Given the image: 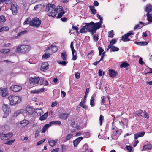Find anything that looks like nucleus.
Listing matches in <instances>:
<instances>
[{
  "label": "nucleus",
  "mask_w": 152,
  "mask_h": 152,
  "mask_svg": "<svg viewBox=\"0 0 152 152\" xmlns=\"http://www.w3.org/2000/svg\"><path fill=\"white\" fill-rule=\"evenodd\" d=\"M86 24L87 26L86 30L91 32L92 34L95 33L96 30L101 27V23L99 22L94 23L91 22Z\"/></svg>",
  "instance_id": "nucleus-1"
},
{
  "label": "nucleus",
  "mask_w": 152,
  "mask_h": 152,
  "mask_svg": "<svg viewBox=\"0 0 152 152\" xmlns=\"http://www.w3.org/2000/svg\"><path fill=\"white\" fill-rule=\"evenodd\" d=\"M31 48V47L29 45H23L20 47H18L16 48V50L18 53L20 52L22 53H25L28 52Z\"/></svg>",
  "instance_id": "nucleus-2"
},
{
  "label": "nucleus",
  "mask_w": 152,
  "mask_h": 152,
  "mask_svg": "<svg viewBox=\"0 0 152 152\" xmlns=\"http://www.w3.org/2000/svg\"><path fill=\"white\" fill-rule=\"evenodd\" d=\"M8 99L10 102L11 105H14L21 102V99L20 97L18 96H10L8 97Z\"/></svg>",
  "instance_id": "nucleus-3"
},
{
  "label": "nucleus",
  "mask_w": 152,
  "mask_h": 152,
  "mask_svg": "<svg viewBox=\"0 0 152 152\" xmlns=\"http://www.w3.org/2000/svg\"><path fill=\"white\" fill-rule=\"evenodd\" d=\"M41 24V21L38 18L35 17L30 21V25L34 26H38Z\"/></svg>",
  "instance_id": "nucleus-4"
},
{
  "label": "nucleus",
  "mask_w": 152,
  "mask_h": 152,
  "mask_svg": "<svg viewBox=\"0 0 152 152\" xmlns=\"http://www.w3.org/2000/svg\"><path fill=\"white\" fill-rule=\"evenodd\" d=\"M13 134L12 133H9L6 134H0V137L1 140H4L9 139L12 137Z\"/></svg>",
  "instance_id": "nucleus-5"
},
{
  "label": "nucleus",
  "mask_w": 152,
  "mask_h": 152,
  "mask_svg": "<svg viewBox=\"0 0 152 152\" xmlns=\"http://www.w3.org/2000/svg\"><path fill=\"white\" fill-rule=\"evenodd\" d=\"M18 6L15 3H12L11 4L10 9L12 11L13 15H16L18 12Z\"/></svg>",
  "instance_id": "nucleus-6"
},
{
  "label": "nucleus",
  "mask_w": 152,
  "mask_h": 152,
  "mask_svg": "<svg viewBox=\"0 0 152 152\" xmlns=\"http://www.w3.org/2000/svg\"><path fill=\"white\" fill-rule=\"evenodd\" d=\"M40 80L39 77H35L34 78L31 77L29 79V82L30 84L34 85L37 84Z\"/></svg>",
  "instance_id": "nucleus-7"
},
{
  "label": "nucleus",
  "mask_w": 152,
  "mask_h": 152,
  "mask_svg": "<svg viewBox=\"0 0 152 152\" xmlns=\"http://www.w3.org/2000/svg\"><path fill=\"white\" fill-rule=\"evenodd\" d=\"M2 109L5 113L4 117L6 118L9 114L10 111L9 107L7 104H4L2 106Z\"/></svg>",
  "instance_id": "nucleus-8"
},
{
  "label": "nucleus",
  "mask_w": 152,
  "mask_h": 152,
  "mask_svg": "<svg viewBox=\"0 0 152 152\" xmlns=\"http://www.w3.org/2000/svg\"><path fill=\"white\" fill-rule=\"evenodd\" d=\"M54 6L55 5L54 4L49 3L46 6L45 10L48 13L53 11V8H54Z\"/></svg>",
  "instance_id": "nucleus-9"
},
{
  "label": "nucleus",
  "mask_w": 152,
  "mask_h": 152,
  "mask_svg": "<svg viewBox=\"0 0 152 152\" xmlns=\"http://www.w3.org/2000/svg\"><path fill=\"white\" fill-rule=\"evenodd\" d=\"M10 89L14 92H18L20 91L22 89V87L20 86L15 85L11 86Z\"/></svg>",
  "instance_id": "nucleus-10"
},
{
  "label": "nucleus",
  "mask_w": 152,
  "mask_h": 152,
  "mask_svg": "<svg viewBox=\"0 0 152 152\" xmlns=\"http://www.w3.org/2000/svg\"><path fill=\"white\" fill-rule=\"evenodd\" d=\"M51 49L52 53H54L57 51L58 50V47L55 45H52L51 46L49 47L46 50Z\"/></svg>",
  "instance_id": "nucleus-11"
},
{
  "label": "nucleus",
  "mask_w": 152,
  "mask_h": 152,
  "mask_svg": "<svg viewBox=\"0 0 152 152\" xmlns=\"http://www.w3.org/2000/svg\"><path fill=\"white\" fill-rule=\"evenodd\" d=\"M110 76L111 77H114L117 75V72L114 70L110 69L109 70Z\"/></svg>",
  "instance_id": "nucleus-12"
},
{
  "label": "nucleus",
  "mask_w": 152,
  "mask_h": 152,
  "mask_svg": "<svg viewBox=\"0 0 152 152\" xmlns=\"http://www.w3.org/2000/svg\"><path fill=\"white\" fill-rule=\"evenodd\" d=\"M83 139V137H80L77 138L75 140H74L73 143L74 146L75 147H77L78 144Z\"/></svg>",
  "instance_id": "nucleus-13"
},
{
  "label": "nucleus",
  "mask_w": 152,
  "mask_h": 152,
  "mask_svg": "<svg viewBox=\"0 0 152 152\" xmlns=\"http://www.w3.org/2000/svg\"><path fill=\"white\" fill-rule=\"evenodd\" d=\"M48 64L47 62H45L42 63L41 65V69L43 71L48 69Z\"/></svg>",
  "instance_id": "nucleus-14"
},
{
  "label": "nucleus",
  "mask_w": 152,
  "mask_h": 152,
  "mask_svg": "<svg viewBox=\"0 0 152 152\" xmlns=\"http://www.w3.org/2000/svg\"><path fill=\"white\" fill-rule=\"evenodd\" d=\"M60 10H59V12H60L58 14V16H57V18H59L61 17L63 14H64V12L63 10V8L61 6L59 7Z\"/></svg>",
  "instance_id": "nucleus-15"
},
{
  "label": "nucleus",
  "mask_w": 152,
  "mask_h": 152,
  "mask_svg": "<svg viewBox=\"0 0 152 152\" xmlns=\"http://www.w3.org/2000/svg\"><path fill=\"white\" fill-rule=\"evenodd\" d=\"M0 89L1 91V93L2 94V96L4 97L6 96L7 94V89L6 88H1Z\"/></svg>",
  "instance_id": "nucleus-16"
},
{
  "label": "nucleus",
  "mask_w": 152,
  "mask_h": 152,
  "mask_svg": "<svg viewBox=\"0 0 152 152\" xmlns=\"http://www.w3.org/2000/svg\"><path fill=\"white\" fill-rule=\"evenodd\" d=\"M34 112L37 113V115L39 116L43 113L42 109L36 108L34 110Z\"/></svg>",
  "instance_id": "nucleus-17"
},
{
  "label": "nucleus",
  "mask_w": 152,
  "mask_h": 152,
  "mask_svg": "<svg viewBox=\"0 0 152 152\" xmlns=\"http://www.w3.org/2000/svg\"><path fill=\"white\" fill-rule=\"evenodd\" d=\"M27 112L29 115H31L34 112V110L32 107H26Z\"/></svg>",
  "instance_id": "nucleus-18"
},
{
  "label": "nucleus",
  "mask_w": 152,
  "mask_h": 152,
  "mask_svg": "<svg viewBox=\"0 0 152 152\" xmlns=\"http://www.w3.org/2000/svg\"><path fill=\"white\" fill-rule=\"evenodd\" d=\"M145 134V132H142L140 133L135 134L134 135V139L136 140L139 137H143Z\"/></svg>",
  "instance_id": "nucleus-19"
},
{
  "label": "nucleus",
  "mask_w": 152,
  "mask_h": 152,
  "mask_svg": "<svg viewBox=\"0 0 152 152\" xmlns=\"http://www.w3.org/2000/svg\"><path fill=\"white\" fill-rule=\"evenodd\" d=\"M145 11L148 12H151L152 11V5L151 4H147L146 7Z\"/></svg>",
  "instance_id": "nucleus-20"
},
{
  "label": "nucleus",
  "mask_w": 152,
  "mask_h": 152,
  "mask_svg": "<svg viewBox=\"0 0 152 152\" xmlns=\"http://www.w3.org/2000/svg\"><path fill=\"white\" fill-rule=\"evenodd\" d=\"M148 42H139L136 41L135 42V43L139 45L143 46L147 45L148 43Z\"/></svg>",
  "instance_id": "nucleus-21"
},
{
  "label": "nucleus",
  "mask_w": 152,
  "mask_h": 152,
  "mask_svg": "<svg viewBox=\"0 0 152 152\" xmlns=\"http://www.w3.org/2000/svg\"><path fill=\"white\" fill-rule=\"evenodd\" d=\"M96 95L95 94H93L91 97L90 100V105L92 106H94V100H95L94 98L95 97Z\"/></svg>",
  "instance_id": "nucleus-22"
},
{
  "label": "nucleus",
  "mask_w": 152,
  "mask_h": 152,
  "mask_svg": "<svg viewBox=\"0 0 152 152\" xmlns=\"http://www.w3.org/2000/svg\"><path fill=\"white\" fill-rule=\"evenodd\" d=\"M29 123V121L24 119L20 121V124L22 126H25Z\"/></svg>",
  "instance_id": "nucleus-23"
},
{
  "label": "nucleus",
  "mask_w": 152,
  "mask_h": 152,
  "mask_svg": "<svg viewBox=\"0 0 152 152\" xmlns=\"http://www.w3.org/2000/svg\"><path fill=\"white\" fill-rule=\"evenodd\" d=\"M50 126L49 124H45L43 127L41 133H43L45 132L46 130Z\"/></svg>",
  "instance_id": "nucleus-24"
},
{
  "label": "nucleus",
  "mask_w": 152,
  "mask_h": 152,
  "mask_svg": "<svg viewBox=\"0 0 152 152\" xmlns=\"http://www.w3.org/2000/svg\"><path fill=\"white\" fill-rule=\"evenodd\" d=\"M151 148H152V145L148 144L143 146L142 150L146 149L150 150Z\"/></svg>",
  "instance_id": "nucleus-25"
},
{
  "label": "nucleus",
  "mask_w": 152,
  "mask_h": 152,
  "mask_svg": "<svg viewBox=\"0 0 152 152\" xmlns=\"http://www.w3.org/2000/svg\"><path fill=\"white\" fill-rule=\"evenodd\" d=\"M57 141V140H49V144L50 146L53 147L56 145Z\"/></svg>",
  "instance_id": "nucleus-26"
},
{
  "label": "nucleus",
  "mask_w": 152,
  "mask_h": 152,
  "mask_svg": "<svg viewBox=\"0 0 152 152\" xmlns=\"http://www.w3.org/2000/svg\"><path fill=\"white\" fill-rule=\"evenodd\" d=\"M69 115L68 113H62L60 115L59 117L62 119H65L68 117Z\"/></svg>",
  "instance_id": "nucleus-27"
},
{
  "label": "nucleus",
  "mask_w": 152,
  "mask_h": 152,
  "mask_svg": "<svg viewBox=\"0 0 152 152\" xmlns=\"http://www.w3.org/2000/svg\"><path fill=\"white\" fill-rule=\"evenodd\" d=\"M61 56L62 59L63 60H66V59L67 55L65 52L64 51L61 53Z\"/></svg>",
  "instance_id": "nucleus-28"
},
{
  "label": "nucleus",
  "mask_w": 152,
  "mask_h": 152,
  "mask_svg": "<svg viewBox=\"0 0 152 152\" xmlns=\"http://www.w3.org/2000/svg\"><path fill=\"white\" fill-rule=\"evenodd\" d=\"M129 36L127 34H125L124 36H123L122 37V40L124 41H127L130 40V39L128 38Z\"/></svg>",
  "instance_id": "nucleus-29"
},
{
  "label": "nucleus",
  "mask_w": 152,
  "mask_h": 152,
  "mask_svg": "<svg viewBox=\"0 0 152 152\" xmlns=\"http://www.w3.org/2000/svg\"><path fill=\"white\" fill-rule=\"evenodd\" d=\"M48 115L47 112L45 113L43 115L40 117L39 119L41 121H42L45 120L47 118Z\"/></svg>",
  "instance_id": "nucleus-30"
},
{
  "label": "nucleus",
  "mask_w": 152,
  "mask_h": 152,
  "mask_svg": "<svg viewBox=\"0 0 152 152\" xmlns=\"http://www.w3.org/2000/svg\"><path fill=\"white\" fill-rule=\"evenodd\" d=\"M44 90V88H42L41 89L38 90H32L31 91V93L36 94V93H39L41 92H43Z\"/></svg>",
  "instance_id": "nucleus-31"
},
{
  "label": "nucleus",
  "mask_w": 152,
  "mask_h": 152,
  "mask_svg": "<svg viewBox=\"0 0 152 152\" xmlns=\"http://www.w3.org/2000/svg\"><path fill=\"white\" fill-rule=\"evenodd\" d=\"M72 52L73 55L72 60H75L77 58V56L76 52L75 50L72 51Z\"/></svg>",
  "instance_id": "nucleus-32"
},
{
  "label": "nucleus",
  "mask_w": 152,
  "mask_h": 152,
  "mask_svg": "<svg viewBox=\"0 0 152 152\" xmlns=\"http://www.w3.org/2000/svg\"><path fill=\"white\" fill-rule=\"evenodd\" d=\"M61 124V122L60 121H51L49 123L50 125V126L52 125V124H57L60 125Z\"/></svg>",
  "instance_id": "nucleus-33"
},
{
  "label": "nucleus",
  "mask_w": 152,
  "mask_h": 152,
  "mask_svg": "<svg viewBox=\"0 0 152 152\" xmlns=\"http://www.w3.org/2000/svg\"><path fill=\"white\" fill-rule=\"evenodd\" d=\"M89 7L90 8V10L91 11V13L93 14H95L96 13V10L94 9V7L92 6H90Z\"/></svg>",
  "instance_id": "nucleus-34"
},
{
  "label": "nucleus",
  "mask_w": 152,
  "mask_h": 152,
  "mask_svg": "<svg viewBox=\"0 0 152 152\" xmlns=\"http://www.w3.org/2000/svg\"><path fill=\"white\" fill-rule=\"evenodd\" d=\"M10 51V49H3L1 50L0 52L1 53L5 54L8 53Z\"/></svg>",
  "instance_id": "nucleus-35"
},
{
  "label": "nucleus",
  "mask_w": 152,
  "mask_h": 152,
  "mask_svg": "<svg viewBox=\"0 0 152 152\" xmlns=\"http://www.w3.org/2000/svg\"><path fill=\"white\" fill-rule=\"evenodd\" d=\"M151 15V14H150L149 12H148L146 15L147 17V19L150 22H152V16Z\"/></svg>",
  "instance_id": "nucleus-36"
},
{
  "label": "nucleus",
  "mask_w": 152,
  "mask_h": 152,
  "mask_svg": "<svg viewBox=\"0 0 152 152\" xmlns=\"http://www.w3.org/2000/svg\"><path fill=\"white\" fill-rule=\"evenodd\" d=\"M57 14L55 12L53 11L50 13H48L47 15L49 16H52L53 17H55Z\"/></svg>",
  "instance_id": "nucleus-37"
},
{
  "label": "nucleus",
  "mask_w": 152,
  "mask_h": 152,
  "mask_svg": "<svg viewBox=\"0 0 152 152\" xmlns=\"http://www.w3.org/2000/svg\"><path fill=\"white\" fill-rule=\"evenodd\" d=\"M129 64L126 62H123L120 65V67L121 68H125L128 66Z\"/></svg>",
  "instance_id": "nucleus-38"
},
{
  "label": "nucleus",
  "mask_w": 152,
  "mask_h": 152,
  "mask_svg": "<svg viewBox=\"0 0 152 152\" xmlns=\"http://www.w3.org/2000/svg\"><path fill=\"white\" fill-rule=\"evenodd\" d=\"M73 137V135L71 134H69L66 137L65 141L66 142Z\"/></svg>",
  "instance_id": "nucleus-39"
},
{
  "label": "nucleus",
  "mask_w": 152,
  "mask_h": 152,
  "mask_svg": "<svg viewBox=\"0 0 152 152\" xmlns=\"http://www.w3.org/2000/svg\"><path fill=\"white\" fill-rule=\"evenodd\" d=\"M87 26L86 25L83 26V28L80 30V32L81 33L83 32H86L87 31L86 30Z\"/></svg>",
  "instance_id": "nucleus-40"
},
{
  "label": "nucleus",
  "mask_w": 152,
  "mask_h": 152,
  "mask_svg": "<svg viewBox=\"0 0 152 152\" xmlns=\"http://www.w3.org/2000/svg\"><path fill=\"white\" fill-rule=\"evenodd\" d=\"M111 49L112 50L110 51L111 52L118 51L119 50L118 48H117L114 45L111 46Z\"/></svg>",
  "instance_id": "nucleus-41"
},
{
  "label": "nucleus",
  "mask_w": 152,
  "mask_h": 152,
  "mask_svg": "<svg viewBox=\"0 0 152 152\" xmlns=\"http://www.w3.org/2000/svg\"><path fill=\"white\" fill-rule=\"evenodd\" d=\"M15 141V139L11 140H10L7 141L5 143V144L7 145H11Z\"/></svg>",
  "instance_id": "nucleus-42"
},
{
  "label": "nucleus",
  "mask_w": 152,
  "mask_h": 152,
  "mask_svg": "<svg viewBox=\"0 0 152 152\" xmlns=\"http://www.w3.org/2000/svg\"><path fill=\"white\" fill-rule=\"evenodd\" d=\"M9 27L8 26H4L0 28L1 32L2 31H7L9 30Z\"/></svg>",
  "instance_id": "nucleus-43"
},
{
  "label": "nucleus",
  "mask_w": 152,
  "mask_h": 152,
  "mask_svg": "<svg viewBox=\"0 0 152 152\" xmlns=\"http://www.w3.org/2000/svg\"><path fill=\"white\" fill-rule=\"evenodd\" d=\"M41 131V129L39 128L37 129L36 131V133L35 134V137H37L39 135V133Z\"/></svg>",
  "instance_id": "nucleus-44"
},
{
  "label": "nucleus",
  "mask_w": 152,
  "mask_h": 152,
  "mask_svg": "<svg viewBox=\"0 0 152 152\" xmlns=\"http://www.w3.org/2000/svg\"><path fill=\"white\" fill-rule=\"evenodd\" d=\"M5 21V17L3 15L0 16V22H4Z\"/></svg>",
  "instance_id": "nucleus-45"
},
{
  "label": "nucleus",
  "mask_w": 152,
  "mask_h": 152,
  "mask_svg": "<svg viewBox=\"0 0 152 152\" xmlns=\"http://www.w3.org/2000/svg\"><path fill=\"white\" fill-rule=\"evenodd\" d=\"M104 120V117L102 115H101L99 117V121H100V126L102 125V121Z\"/></svg>",
  "instance_id": "nucleus-46"
},
{
  "label": "nucleus",
  "mask_w": 152,
  "mask_h": 152,
  "mask_svg": "<svg viewBox=\"0 0 152 152\" xmlns=\"http://www.w3.org/2000/svg\"><path fill=\"white\" fill-rule=\"evenodd\" d=\"M22 111V110H18L16 111L15 112L14 114V116L15 117H16L17 115L21 113V111Z\"/></svg>",
  "instance_id": "nucleus-47"
},
{
  "label": "nucleus",
  "mask_w": 152,
  "mask_h": 152,
  "mask_svg": "<svg viewBox=\"0 0 152 152\" xmlns=\"http://www.w3.org/2000/svg\"><path fill=\"white\" fill-rule=\"evenodd\" d=\"M108 36L111 38H112L113 37L114 34L112 30L111 31L108 32Z\"/></svg>",
  "instance_id": "nucleus-48"
},
{
  "label": "nucleus",
  "mask_w": 152,
  "mask_h": 152,
  "mask_svg": "<svg viewBox=\"0 0 152 152\" xmlns=\"http://www.w3.org/2000/svg\"><path fill=\"white\" fill-rule=\"evenodd\" d=\"M50 54L45 53L43 55L42 58H47L49 57Z\"/></svg>",
  "instance_id": "nucleus-49"
},
{
  "label": "nucleus",
  "mask_w": 152,
  "mask_h": 152,
  "mask_svg": "<svg viewBox=\"0 0 152 152\" xmlns=\"http://www.w3.org/2000/svg\"><path fill=\"white\" fill-rule=\"evenodd\" d=\"M30 19L27 18L26 19V20L23 23V24H29L30 25V21H29Z\"/></svg>",
  "instance_id": "nucleus-50"
},
{
  "label": "nucleus",
  "mask_w": 152,
  "mask_h": 152,
  "mask_svg": "<svg viewBox=\"0 0 152 152\" xmlns=\"http://www.w3.org/2000/svg\"><path fill=\"white\" fill-rule=\"evenodd\" d=\"M116 43V40L115 39H113L110 42L109 45L113 46V45L115 44Z\"/></svg>",
  "instance_id": "nucleus-51"
},
{
  "label": "nucleus",
  "mask_w": 152,
  "mask_h": 152,
  "mask_svg": "<svg viewBox=\"0 0 152 152\" xmlns=\"http://www.w3.org/2000/svg\"><path fill=\"white\" fill-rule=\"evenodd\" d=\"M60 6H59V7H57V8L56 7V6L55 5L54 8H53V11L55 12H58V13L59 12V10H60L59 9V7Z\"/></svg>",
  "instance_id": "nucleus-52"
},
{
  "label": "nucleus",
  "mask_w": 152,
  "mask_h": 152,
  "mask_svg": "<svg viewBox=\"0 0 152 152\" xmlns=\"http://www.w3.org/2000/svg\"><path fill=\"white\" fill-rule=\"evenodd\" d=\"M143 112V111L141 110H139L137 111V113H136V115H137L138 116H142V115H140Z\"/></svg>",
  "instance_id": "nucleus-53"
},
{
  "label": "nucleus",
  "mask_w": 152,
  "mask_h": 152,
  "mask_svg": "<svg viewBox=\"0 0 152 152\" xmlns=\"http://www.w3.org/2000/svg\"><path fill=\"white\" fill-rule=\"evenodd\" d=\"M27 32V31L26 30H24L23 31H22L18 33V36H21L23 34L26 33Z\"/></svg>",
  "instance_id": "nucleus-54"
},
{
  "label": "nucleus",
  "mask_w": 152,
  "mask_h": 152,
  "mask_svg": "<svg viewBox=\"0 0 152 152\" xmlns=\"http://www.w3.org/2000/svg\"><path fill=\"white\" fill-rule=\"evenodd\" d=\"M45 140V139H43V140H41L40 141H39L38 142H37V146L41 144L42 143H43Z\"/></svg>",
  "instance_id": "nucleus-55"
},
{
  "label": "nucleus",
  "mask_w": 152,
  "mask_h": 152,
  "mask_svg": "<svg viewBox=\"0 0 152 152\" xmlns=\"http://www.w3.org/2000/svg\"><path fill=\"white\" fill-rule=\"evenodd\" d=\"M98 35L97 34H95L93 36V38L95 41H97L98 40Z\"/></svg>",
  "instance_id": "nucleus-56"
},
{
  "label": "nucleus",
  "mask_w": 152,
  "mask_h": 152,
  "mask_svg": "<svg viewBox=\"0 0 152 152\" xmlns=\"http://www.w3.org/2000/svg\"><path fill=\"white\" fill-rule=\"evenodd\" d=\"M97 17L100 20V23L101 25L102 23L103 18L102 17H101L100 16L99 14L97 15Z\"/></svg>",
  "instance_id": "nucleus-57"
},
{
  "label": "nucleus",
  "mask_w": 152,
  "mask_h": 152,
  "mask_svg": "<svg viewBox=\"0 0 152 152\" xmlns=\"http://www.w3.org/2000/svg\"><path fill=\"white\" fill-rule=\"evenodd\" d=\"M126 148L128 150L129 152H131V151L132 148L130 146H126Z\"/></svg>",
  "instance_id": "nucleus-58"
},
{
  "label": "nucleus",
  "mask_w": 152,
  "mask_h": 152,
  "mask_svg": "<svg viewBox=\"0 0 152 152\" xmlns=\"http://www.w3.org/2000/svg\"><path fill=\"white\" fill-rule=\"evenodd\" d=\"M71 126L73 128H77V126L76 124H75V123L74 122H72L71 123Z\"/></svg>",
  "instance_id": "nucleus-59"
},
{
  "label": "nucleus",
  "mask_w": 152,
  "mask_h": 152,
  "mask_svg": "<svg viewBox=\"0 0 152 152\" xmlns=\"http://www.w3.org/2000/svg\"><path fill=\"white\" fill-rule=\"evenodd\" d=\"M143 113L144 114V117L145 118L148 119L149 118V116L148 114L145 112V111Z\"/></svg>",
  "instance_id": "nucleus-60"
},
{
  "label": "nucleus",
  "mask_w": 152,
  "mask_h": 152,
  "mask_svg": "<svg viewBox=\"0 0 152 152\" xmlns=\"http://www.w3.org/2000/svg\"><path fill=\"white\" fill-rule=\"evenodd\" d=\"M80 74L78 72H77L75 74V77L77 79H79L80 77Z\"/></svg>",
  "instance_id": "nucleus-61"
},
{
  "label": "nucleus",
  "mask_w": 152,
  "mask_h": 152,
  "mask_svg": "<svg viewBox=\"0 0 152 152\" xmlns=\"http://www.w3.org/2000/svg\"><path fill=\"white\" fill-rule=\"evenodd\" d=\"M86 102H84V101H82L80 103L79 105H78L80 106L81 107H82V105H84L85 104V103Z\"/></svg>",
  "instance_id": "nucleus-62"
},
{
  "label": "nucleus",
  "mask_w": 152,
  "mask_h": 152,
  "mask_svg": "<svg viewBox=\"0 0 152 152\" xmlns=\"http://www.w3.org/2000/svg\"><path fill=\"white\" fill-rule=\"evenodd\" d=\"M72 28L73 30L78 31V28L77 26L73 25L72 26Z\"/></svg>",
  "instance_id": "nucleus-63"
},
{
  "label": "nucleus",
  "mask_w": 152,
  "mask_h": 152,
  "mask_svg": "<svg viewBox=\"0 0 152 152\" xmlns=\"http://www.w3.org/2000/svg\"><path fill=\"white\" fill-rule=\"evenodd\" d=\"M21 139L23 140H28V138L27 137H25L23 136H21Z\"/></svg>",
  "instance_id": "nucleus-64"
}]
</instances>
